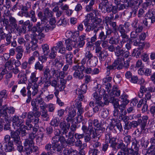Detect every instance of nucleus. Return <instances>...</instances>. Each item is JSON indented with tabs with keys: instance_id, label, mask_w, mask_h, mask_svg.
<instances>
[{
	"instance_id": "obj_3",
	"label": "nucleus",
	"mask_w": 155,
	"mask_h": 155,
	"mask_svg": "<svg viewBox=\"0 0 155 155\" xmlns=\"http://www.w3.org/2000/svg\"><path fill=\"white\" fill-rule=\"evenodd\" d=\"M89 124L88 127L84 125H82L81 129L83 131L84 133L87 134H93V135L92 136L93 138H97L99 139V137H97L95 134L94 132L95 129L92 125V120H90Z\"/></svg>"
},
{
	"instance_id": "obj_30",
	"label": "nucleus",
	"mask_w": 155,
	"mask_h": 155,
	"mask_svg": "<svg viewBox=\"0 0 155 155\" xmlns=\"http://www.w3.org/2000/svg\"><path fill=\"white\" fill-rule=\"evenodd\" d=\"M17 77L19 78V80L18 82V84L25 83V81L27 80L26 75L25 74H22L20 73L18 74Z\"/></svg>"
},
{
	"instance_id": "obj_56",
	"label": "nucleus",
	"mask_w": 155,
	"mask_h": 155,
	"mask_svg": "<svg viewBox=\"0 0 155 155\" xmlns=\"http://www.w3.org/2000/svg\"><path fill=\"white\" fill-rule=\"evenodd\" d=\"M44 15H46L48 18L52 17L53 16V12L51 11H50L49 9L48 8L45 9Z\"/></svg>"
},
{
	"instance_id": "obj_16",
	"label": "nucleus",
	"mask_w": 155,
	"mask_h": 155,
	"mask_svg": "<svg viewBox=\"0 0 155 155\" xmlns=\"http://www.w3.org/2000/svg\"><path fill=\"white\" fill-rule=\"evenodd\" d=\"M20 132L18 130L15 131H12L11 133V140L13 142V143L20 141V137L19 136Z\"/></svg>"
},
{
	"instance_id": "obj_27",
	"label": "nucleus",
	"mask_w": 155,
	"mask_h": 155,
	"mask_svg": "<svg viewBox=\"0 0 155 155\" xmlns=\"http://www.w3.org/2000/svg\"><path fill=\"white\" fill-rule=\"evenodd\" d=\"M9 21L10 24L9 25L12 29H15V28L18 25L17 24V21L16 19L12 16H9Z\"/></svg>"
},
{
	"instance_id": "obj_50",
	"label": "nucleus",
	"mask_w": 155,
	"mask_h": 155,
	"mask_svg": "<svg viewBox=\"0 0 155 155\" xmlns=\"http://www.w3.org/2000/svg\"><path fill=\"white\" fill-rule=\"evenodd\" d=\"M59 70H56L55 69L53 68L51 69V74L52 77L58 79L59 73Z\"/></svg>"
},
{
	"instance_id": "obj_37",
	"label": "nucleus",
	"mask_w": 155,
	"mask_h": 155,
	"mask_svg": "<svg viewBox=\"0 0 155 155\" xmlns=\"http://www.w3.org/2000/svg\"><path fill=\"white\" fill-rule=\"evenodd\" d=\"M95 0H91L89 5H87L85 9L86 12H89L93 10V5H94Z\"/></svg>"
},
{
	"instance_id": "obj_26",
	"label": "nucleus",
	"mask_w": 155,
	"mask_h": 155,
	"mask_svg": "<svg viewBox=\"0 0 155 155\" xmlns=\"http://www.w3.org/2000/svg\"><path fill=\"white\" fill-rule=\"evenodd\" d=\"M75 104L78 110L77 114L81 115L83 114L84 112V110L82 107L81 102L78 100Z\"/></svg>"
},
{
	"instance_id": "obj_1",
	"label": "nucleus",
	"mask_w": 155,
	"mask_h": 155,
	"mask_svg": "<svg viewBox=\"0 0 155 155\" xmlns=\"http://www.w3.org/2000/svg\"><path fill=\"white\" fill-rule=\"evenodd\" d=\"M123 45L122 41H120L119 45L116 47L115 54L117 58L116 60L121 62L124 61V58H127L129 55V52L127 51H125L123 48Z\"/></svg>"
},
{
	"instance_id": "obj_51",
	"label": "nucleus",
	"mask_w": 155,
	"mask_h": 155,
	"mask_svg": "<svg viewBox=\"0 0 155 155\" xmlns=\"http://www.w3.org/2000/svg\"><path fill=\"white\" fill-rule=\"evenodd\" d=\"M41 116L43 117L44 120L48 121L49 119V116L48 114V111L47 110L42 111Z\"/></svg>"
},
{
	"instance_id": "obj_42",
	"label": "nucleus",
	"mask_w": 155,
	"mask_h": 155,
	"mask_svg": "<svg viewBox=\"0 0 155 155\" xmlns=\"http://www.w3.org/2000/svg\"><path fill=\"white\" fill-rule=\"evenodd\" d=\"M44 65L42 63H40L38 61L36 62L35 64V69L36 70H38L40 71H42L43 70Z\"/></svg>"
},
{
	"instance_id": "obj_44",
	"label": "nucleus",
	"mask_w": 155,
	"mask_h": 155,
	"mask_svg": "<svg viewBox=\"0 0 155 155\" xmlns=\"http://www.w3.org/2000/svg\"><path fill=\"white\" fill-rule=\"evenodd\" d=\"M92 22L96 24L97 26H102L100 24L102 23V19L97 17L91 19Z\"/></svg>"
},
{
	"instance_id": "obj_13",
	"label": "nucleus",
	"mask_w": 155,
	"mask_h": 155,
	"mask_svg": "<svg viewBox=\"0 0 155 155\" xmlns=\"http://www.w3.org/2000/svg\"><path fill=\"white\" fill-rule=\"evenodd\" d=\"M127 112L125 109H124L120 106L114 108V116L118 117H122L123 115H126Z\"/></svg>"
},
{
	"instance_id": "obj_36",
	"label": "nucleus",
	"mask_w": 155,
	"mask_h": 155,
	"mask_svg": "<svg viewBox=\"0 0 155 155\" xmlns=\"http://www.w3.org/2000/svg\"><path fill=\"white\" fill-rule=\"evenodd\" d=\"M74 135L71 132L68 133V138L66 141V142L70 145L74 144L75 141Z\"/></svg>"
},
{
	"instance_id": "obj_60",
	"label": "nucleus",
	"mask_w": 155,
	"mask_h": 155,
	"mask_svg": "<svg viewBox=\"0 0 155 155\" xmlns=\"http://www.w3.org/2000/svg\"><path fill=\"white\" fill-rule=\"evenodd\" d=\"M121 101V104H120V106L125 109L126 106L128 103L129 101L127 99H124Z\"/></svg>"
},
{
	"instance_id": "obj_11",
	"label": "nucleus",
	"mask_w": 155,
	"mask_h": 155,
	"mask_svg": "<svg viewBox=\"0 0 155 155\" xmlns=\"http://www.w3.org/2000/svg\"><path fill=\"white\" fill-rule=\"evenodd\" d=\"M77 43V41H76L69 38L68 39L65 41L66 49L68 51L71 50L72 47L76 48V44Z\"/></svg>"
},
{
	"instance_id": "obj_10",
	"label": "nucleus",
	"mask_w": 155,
	"mask_h": 155,
	"mask_svg": "<svg viewBox=\"0 0 155 155\" xmlns=\"http://www.w3.org/2000/svg\"><path fill=\"white\" fill-rule=\"evenodd\" d=\"M12 121L13 124L15 126L19 127L22 126L23 124L24 123V120L20 118L17 115H14L12 117Z\"/></svg>"
},
{
	"instance_id": "obj_22",
	"label": "nucleus",
	"mask_w": 155,
	"mask_h": 155,
	"mask_svg": "<svg viewBox=\"0 0 155 155\" xmlns=\"http://www.w3.org/2000/svg\"><path fill=\"white\" fill-rule=\"evenodd\" d=\"M43 75L44 77H43L46 80L48 81L52 77V76L51 75V71L50 69L47 67L45 68L43 70Z\"/></svg>"
},
{
	"instance_id": "obj_15",
	"label": "nucleus",
	"mask_w": 155,
	"mask_h": 155,
	"mask_svg": "<svg viewBox=\"0 0 155 155\" xmlns=\"http://www.w3.org/2000/svg\"><path fill=\"white\" fill-rule=\"evenodd\" d=\"M122 64L121 62L115 60L114 62L111 65L108 66L107 67V69L109 71L110 70L114 69L117 68L118 70H120L122 69Z\"/></svg>"
},
{
	"instance_id": "obj_18",
	"label": "nucleus",
	"mask_w": 155,
	"mask_h": 155,
	"mask_svg": "<svg viewBox=\"0 0 155 155\" xmlns=\"http://www.w3.org/2000/svg\"><path fill=\"white\" fill-rule=\"evenodd\" d=\"M64 64L62 58L60 56H58L54 60V65L57 69L60 70L62 68Z\"/></svg>"
},
{
	"instance_id": "obj_62",
	"label": "nucleus",
	"mask_w": 155,
	"mask_h": 155,
	"mask_svg": "<svg viewBox=\"0 0 155 155\" xmlns=\"http://www.w3.org/2000/svg\"><path fill=\"white\" fill-rule=\"evenodd\" d=\"M70 124H67L65 121H64L61 122L59 124V126L61 129L67 127H70Z\"/></svg>"
},
{
	"instance_id": "obj_19",
	"label": "nucleus",
	"mask_w": 155,
	"mask_h": 155,
	"mask_svg": "<svg viewBox=\"0 0 155 155\" xmlns=\"http://www.w3.org/2000/svg\"><path fill=\"white\" fill-rule=\"evenodd\" d=\"M155 22V18L154 16V14L152 13L151 16H150L148 18H145L143 20V24L146 26H149L151 23Z\"/></svg>"
},
{
	"instance_id": "obj_39",
	"label": "nucleus",
	"mask_w": 155,
	"mask_h": 155,
	"mask_svg": "<svg viewBox=\"0 0 155 155\" xmlns=\"http://www.w3.org/2000/svg\"><path fill=\"white\" fill-rule=\"evenodd\" d=\"M7 107L4 106L3 108L0 109V116H2L3 117H5V121H9V120L6 118V117H7V113L6 110Z\"/></svg>"
},
{
	"instance_id": "obj_21",
	"label": "nucleus",
	"mask_w": 155,
	"mask_h": 155,
	"mask_svg": "<svg viewBox=\"0 0 155 155\" xmlns=\"http://www.w3.org/2000/svg\"><path fill=\"white\" fill-rule=\"evenodd\" d=\"M36 73L35 72L31 73L28 81L30 84H32L33 86L37 85V82L38 81L39 77H36Z\"/></svg>"
},
{
	"instance_id": "obj_35",
	"label": "nucleus",
	"mask_w": 155,
	"mask_h": 155,
	"mask_svg": "<svg viewBox=\"0 0 155 155\" xmlns=\"http://www.w3.org/2000/svg\"><path fill=\"white\" fill-rule=\"evenodd\" d=\"M11 16H3V18L1 19V21L3 23V25L6 28L9 25V17Z\"/></svg>"
},
{
	"instance_id": "obj_29",
	"label": "nucleus",
	"mask_w": 155,
	"mask_h": 155,
	"mask_svg": "<svg viewBox=\"0 0 155 155\" xmlns=\"http://www.w3.org/2000/svg\"><path fill=\"white\" fill-rule=\"evenodd\" d=\"M15 29V32L17 35H21L22 33L25 34L26 32V29L22 25L20 26L19 25H18Z\"/></svg>"
},
{
	"instance_id": "obj_12",
	"label": "nucleus",
	"mask_w": 155,
	"mask_h": 155,
	"mask_svg": "<svg viewBox=\"0 0 155 155\" xmlns=\"http://www.w3.org/2000/svg\"><path fill=\"white\" fill-rule=\"evenodd\" d=\"M95 53L101 61H104L106 58L108 56L107 51L105 50H102V49H100L95 51Z\"/></svg>"
},
{
	"instance_id": "obj_28",
	"label": "nucleus",
	"mask_w": 155,
	"mask_h": 155,
	"mask_svg": "<svg viewBox=\"0 0 155 155\" xmlns=\"http://www.w3.org/2000/svg\"><path fill=\"white\" fill-rule=\"evenodd\" d=\"M52 144L58 143L60 141L61 143H63V141L64 140V138L63 137L60 136H54L52 137Z\"/></svg>"
},
{
	"instance_id": "obj_57",
	"label": "nucleus",
	"mask_w": 155,
	"mask_h": 155,
	"mask_svg": "<svg viewBox=\"0 0 155 155\" xmlns=\"http://www.w3.org/2000/svg\"><path fill=\"white\" fill-rule=\"evenodd\" d=\"M131 8V11L130 12V16L133 14L134 16H135L137 15V12L138 8V7H130Z\"/></svg>"
},
{
	"instance_id": "obj_6",
	"label": "nucleus",
	"mask_w": 155,
	"mask_h": 155,
	"mask_svg": "<svg viewBox=\"0 0 155 155\" xmlns=\"http://www.w3.org/2000/svg\"><path fill=\"white\" fill-rule=\"evenodd\" d=\"M139 145L138 143L136 140L134 141H132L131 145H129L127 147L130 150V153L131 155H139L138 153L139 147Z\"/></svg>"
},
{
	"instance_id": "obj_58",
	"label": "nucleus",
	"mask_w": 155,
	"mask_h": 155,
	"mask_svg": "<svg viewBox=\"0 0 155 155\" xmlns=\"http://www.w3.org/2000/svg\"><path fill=\"white\" fill-rule=\"evenodd\" d=\"M99 153L98 150L96 148L91 149L89 151V155H97V153Z\"/></svg>"
},
{
	"instance_id": "obj_47",
	"label": "nucleus",
	"mask_w": 155,
	"mask_h": 155,
	"mask_svg": "<svg viewBox=\"0 0 155 155\" xmlns=\"http://www.w3.org/2000/svg\"><path fill=\"white\" fill-rule=\"evenodd\" d=\"M129 4H128V2H125L124 3L120 4L117 5H119L118 7L119 10H123L124 9H127L129 7Z\"/></svg>"
},
{
	"instance_id": "obj_63",
	"label": "nucleus",
	"mask_w": 155,
	"mask_h": 155,
	"mask_svg": "<svg viewBox=\"0 0 155 155\" xmlns=\"http://www.w3.org/2000/svg\"><path fill=\"white\" fill-rule=\"evenodd\" d=\"M152 2L155 3V0H150L149 1H147L143 3V8H146L147 7L150 5Z\"/></svg>"
},
{
	"instance_id": "obj_61",
	"label": "nucleus",
	"mask_w": 155,
	"mask_h": 155,
	"mask_svg": "<svg viewBox=\"0 0 155 155\" xmlns=\"http://www.w3.org/2000/svg\"><path fill=\"white\" fill-rule=\"evenodd\" d=\"M99 39L101 41H104L107 38V36L106 34H105L103 31H101L99 34L98 36Z\"/></svg>"
},
{
	"instance_id": "obj_38",
	"label": "nucleus",
	"mask_w": 155,
	"mask_h": 155,
	"mask_svg": "<svg viewBox=\"0 0 155 155\" xmlns=\"http://www.w3.org/2000/svg\"><path fill=\"white\" fill-rule=\"evenodd\" d=\"M41 47L44 54L48 55L50 51L49 45L46 44H44L42 45Z\"/></svg>"
},
{
	"instance_id": "obj_34",
	"label": "nucleus",
	"mask_w": 155,
	"mask_h": 155,
	"mask_svg": "<svg viewBox=\"0 0 155 155\" xmlns=\"http://www.w3.org/2000/svg\"><path fill=\"white\" fill-rule=\"evenodd\" d=\"M118 102V99L114 97H110L109 98V102L112 103L113 104L114 108L119 107L120 104Z\"/></svg>"
},
{
	"instance_id": "obj_7",
	"label": "nucleus",
	"mask_w": 155,
	"mask_h": 155,
	"mask_svg": "<svg viewBox=\"0 0 155 155\" xmlns=\"http://www.w3.org/2000/svg\"><path fill=\"white\" fill-rule=\"evenodd\" d=\"M30 114H33L32 117H34V124H35V126L33 127V131L36 133L38 130V129L39 128L38 124V123L39 120V119L38 117L40 116L41 114L40 112L37 110L36 111L34 112H30L29 113Z\"/></svg>"
},
{
	"instance_id": "obj_25",
	"label": "nucleus",
	"mask_w": 155,
	"mask_h": 155,
	"mask_svg": "<svg viewBox=\"0 0 155 155\" xmlns=\"http://www.w3.org/2000/svg\"><path fill=\"white\" fill-rule=\"evenodd\" d=\"M98 59L96 56H94L89 60H87V64H89L91 67H94L97 64Z\"/></svg>"
},
{
	"instance_id": "obj_64",
	"label": "nucleus",
	"mask_w": 155,
	"mask_h": 155,
	"mask_svg": "<svg viewBox=\"0 0 155 155\" xmlns=\"http://www.w3.org/2000/svg\"><path fill=\"white\" fill-rule=\"evenodd\" d=\"M59 124V121L57 118L53 119L50 123V124L53 126L57 127Z\"/></svg>"
},
{
	"instance_id": "obj_53",
	"label": "nucleus",
	"mask_w": 155,
	"mask_h": 155,
	"mask_svg": "<svg viewBox=\"0 0 155 155\" xmlns=\"http://www.w3.org/2000/svg\"><path fill=\"white\" fill-rule=\"evenodd\" d=\"M132 137L131 136L129 135H128L125 136L124 138V141L127 144V147L128 146L129 144L131 141Z\"/></svg>"
},
{
	"instance_id": "obj_8",
	"label": "nucleus",
	"mask_w": 155,
	"mask_h": 155,
	"mask_svg": "<svg viewBox=\"0 0 155 155\" xmlns=\"http://www.w3.org/2000/svg\"><path fill=\"white\" fill-rule=\"evenodd\" d=\"M76 115V111L73 108L71 107L69 109L68 114L65 117V118L68 122H73V118Z\"/></svg>"
},
{
	"instance_id": "obj_14",
	"label": "nucleus",
	"mask_w": 155,
	"mask_h": 155,
	"mask_svg": "<svg viewBox=\"0 0 155 155\" xmlns=\"http://www.w3.org/2000/svg\"><path fill=\"white\" fill-rule=\"evenodd\" d=\"M145 45L144 43H141L138 48L135 49L133 53L132 54L133 56H136V58H138L143 52V48Z\"/></svg>"
},
{
	"instance_id": "obj_33",
	"label": "nucleus",
	"mask_w": 155,
	"mask_h": 155,
	"mask_svg": "<svg viewBox=\"0 0 155 155\" xmlns=\"http://www.w3.org/2000/svg\"><path fill=\"white\" fill-rule=\"evenodd\" d=\"M65 57L66 62L69 64H71L72 63V58L73 57L72 53L70 52H68V53L65 54Z\"/></svg>"
},
{
	"instance_id": "obj_52",
	"label": "nucleus",
	"mask_w": 155,
	"mask_h": 155,
	"mask_svg": "<svg viewBox=\"0 0 155 155\" xmlns=\"http://www.w3.org/2000/svg\"><path fill=\"white\" fill-rule=\"evenodd\" d=\"M33 114H30L29 113L28 114L27 118L25 122L33 123L34 122V117H32Z\"/></svg>"
},
{
	"instance_id": "obj_31",
	"label": "nucleus",
	"mask_w": 155,
	"mask_h": 155,
	"mask_svg": "<svg viewBox=\"0 0 155 155\" xmlns=\"http://www.w3.org/2000/svg\"><path fill=\"white\" fill-rule=\"evenodd\" d=\"M15 60L10 59L6 62L5 67L6 69L11 70L13 69V61Z\"/></svg>"
},
{
	"instance_id": "obj_45",
	"label": "nucleus",
	"mask_w": 155,
	"mask_h": 155,
	"mask_svg": "<svg viewBox=\"0 0 155 155\" xmlns=\"http://www.w3.org/2000/svg\"><path fill=\"white\" fill-rule=\"evenodd\" d=\"M24 144L25 147L28 145L29 147H31L34 145V141L33 140L27 138L25 140Z\"/></svg>"
},
{
	"instance_id": "obj_9",
	"label": "nucleus",
	"mask_w": 155,
	"mask_h": 155,
	"mask_svg": "<svg viewBox=\"0 0 155 155\" xmlns=\"http://www.w3.org/2000/svg\"><path fill=\"white\" fill-rule=\"evenodd\" d=\"M93 124L96 127V128H94V132L97 136L104 131L105 128L101 126L98 120H94L93 121Z\"/></svg>"
},
{
	"instance_id": "obj_59",
	"label": "nucleus",
	"mask_w": 155,
	"mask_h": 155,
	"mask_svg": "<svg viewBox=\"0 0 155 155\" xmlns=\"http://www.w3.org/2000/svg\"><path fill=\"white\" fill-rule=\"evenodd\" d=\"M101 43V41H96L94 43L95 46V51H97L100 49H102V48L100 46V45Z\"/></svg>"
},
{
	"instance_id": "obj_55",
	"label": "nucleus",
	"mask_w": 155,
	"mask_h": 155,
	"mask_svg": "<svg viewBox=\"0 0 155 155\" xmlns=\"http://www.w3.org/2000/svg\"><path fill=\"white\" fill-rule=\"evenodd\" d=\"M102 117L104 118H106L108 116L109 112L107 109H103L101 112Z\"/></svg>"
},
{
	"instance_id": "obj_17",
	"label": "nucleus",
	"mask_w": 155,
	"mask_h": 155,
	"mask_svg": "<svg viewBox=\"0 0 155 155\" xmlns=\"http://www.w3.org/2000/svg\"><path fill=\"white\" fill-rule=\"evenodd\" d=\"M30 2H28L24 5H22L21 11V14L22 16H28V12L29 9L31 8Z\"/></svg>"
},
{
	"instance_id": "obj_54",
	"label": "nucleus",
	"mask_w": 155,
	"mask_h": 155,
	"mask_svg": "<svg viewBox=\"0 0 155 155\" xmlns=\"http://www.w3.org/2000/svg\"><path fill=\"white\" fill-rule=\"evenodd\" d=\"M32 124V123L25 122V125H23L22 126L25 127H26L27 130H31V129L32 128L33 131H33V127L35 126V125L33 126Z\"/></svg>"
},
{
	"instance_id": "obj_49",
	"label": "nucleus",
	"mask_w": 155,
	"mask_h": 155,
	"mask_svg": "<svg viewBox=\"0 0 155 155\" xmlns=\"http://www.w3.org/2000/svg\"><path fill=\"white\" fill-rule=\"evenodd\" d=\"M14 143L17 146V150L20 152H21L23 150V147L22 145L21 141H20Z\"/></svg>"
},
{
	"instance_id": "obj_4",
	"label": "nucleus",
	"mask_w": 155,
	"mask_h": 155,
	"mask_svg": "<svg viewBox=\"0 0 155 155\" xmlns=\"http://www.w3.org/2000/svg\"><path fill=\"white\" fill-rule=\"evenodd\" d=\"M148 119V117L145 115L137 120L138 124L140 126L141 131L144 133H147L148 131V129L146 127Z\"/></svg>"
},
{
	"instance_id": "obj_20",
	"label": "nucleus",
	"mask_w": 155,
	"mask_h": 155,
	"mask_svg": "<svg viewBox=\"0 0 155 155\" xmlns=\"http://www.w3.org/2000/svg\"><path fill=\"white\" fill-rule=\"evenodd\" d=\"M94 56L92 53L90 51H87L85 53V57L82 59L81 61V64L84 65L86 63L87 59L89 60Z\"/></svg>"
},
{
	"instance_id": "obj_41",
	"label": "nucleus",
	"mask_w": 155,
	"mask_h": 155,
	"mask_svg": "<svg viewBox=\"0 0 155 155\" xmlns=\"http://www.w3.org/2000/svg\"><path fill=\"white\" fill-rule=\"evenodd\" d=\"M20 134L22 137L25 138V137H26L28 134V132H27L26 127H25L23 126H22L20 127Z\"/></svg>"
},
{
	"instance_id": "obj_46",
	"label": "nucleus",
	"mask_w": 155,
	"mask_h": 155,
	"mask_svg": "<svg viewBox=\"0 0 155 155\" xmlns=\"http://www.w3.org/2000/svg\"><path fill=\"white\" fill-rule=\"evenodd\" d=\"M76 94L78 95V99L76 100V102L78 100L79 101H80L81 102L83 100L84 98V96L83 94L84 93L80 91V89L77 90L76 91Z\"/></svg>"
},
{
	"instance_id": "obj_43",
	"label": "nucleus",
	"mask_w": 155,
	"mask_h": 155,
	"mask_svg": "<svg viewBox=\"0 0 155 155\" xmlns=\"http://www.w3.org/2000/svg\"><path fill=\"white\" fill-rule=\"evenodd\" d=\"M120 90L115 89L113 90L112 92L110 93V97H118L120 95Z\"/></svg>"
},
{
	"instance_id": "obj_40",
	"label": "nucleus",
	"mask_w": 155,
	"mask_h": 155,
	"mask_svg": "<svg viewBox=\"0 0 155 155\" xmlns=\"http://www.w3.org/2000/svg\"><path fill=\"white\" fill-rule=\"evenodd\" d=\"M52 148L53 150L57 152H60L62 149L61 145L58 143L52 144Z\"/></svg>"
},
{
	"instance_id": "obj_32",
	"label": "nucleus",
	"mask_w": 155,
	"mask_h": 155,
	"mask_svg": "<svg viewBox=\"0 0 155 155\" xmlns=\"http://www.w3.org/2000/svg\"><path fill=\"white\" fill-rule=\"evenodd\" d=\"M114 19V16L113 14H110L109 16H107L103 19V22H104L107 26L112 22Z\"/></svg>"
},
{
	"instance_id": "obj_2",
	"label": "nucleus",
	"mask_w": 155,
	"mask_h": 155,
	"mask_svg": "<svg viewBox=\"0 0 155 155\" xmlns=\"http://www.w3.org/2000/svg\"><path fill=\"white\" fill-rule=\"evenodd\" d=\"M85 69L84 66L82 64L79 66L77 64L74 66L72 68V70L74 71L73 76L79 80L82 79L84 77L83 72Z\"/></svg>"
},
{
	"instance_id": "obj_24",
	"label": "nucleus",
	"mask_w": 155,
	"mask_h": 155,
	"mask_svg": "<svg viewBox=\"0 0 155 155\" xmlns=\"http://www.w3.org/2000/svg\"><path fill=\"white\" fill-rule=\"evenodd\" d=\"M142 1L141 0H131L128 2L129 7H138L142 3Z\"/></svg>"
},
{
	"instance_id": "obj_48",
	"label": "nucleus",
	"mask_w": 155,
	"mask_h": 155,
	"mask_svg": "<svg viewBox=\"0 0 155 155\" xmlns=\"http://www.w3.org/2000/svg\"><path fill=\"white\" fill-rule=\"evenodd\" d=\"M140 41L139 38L130 39V41L132 42L133 43L134 45L136 46L138 45V47H139L140 43H144L140 42Z\"/></svg>"
},
{
	"instance_id": "obj_5",
	"label": "nucleus",
	"mask_w": 155,
	"mask_h": 155,
	"mask_svg": "<svg viewBox=\"0 0 155 155\" xmlns=\"http://www.w3.org/2000/svg\"><path fill=\"white\" fill-rule=\"evenodd\" d=\"M94 14L92 13H91L89 14H87V18L85 19L83 22L86 28L85 31L87 32H89L91 30H93V29L95 28L96 26V24L94 23H89L90 19L88 18V17H92L93 16Z\"/></svg>"
},
{
	"instance_id": "obj_23",
	"label": "nucleus",
	"mask_w": 155,
	"mask_h": 155,
	"mask_svg": "<svg viewBox=\"0 0 155 155\" xmlns=\"http://www.w3.org/2000/svg\"><path fill=\"white\" fill-rule=\"evenodd\" d=\"M5 150L6 152H10L15 150L13 142L10 140L5 146Z\"/></svg>"
}]
</instances>
